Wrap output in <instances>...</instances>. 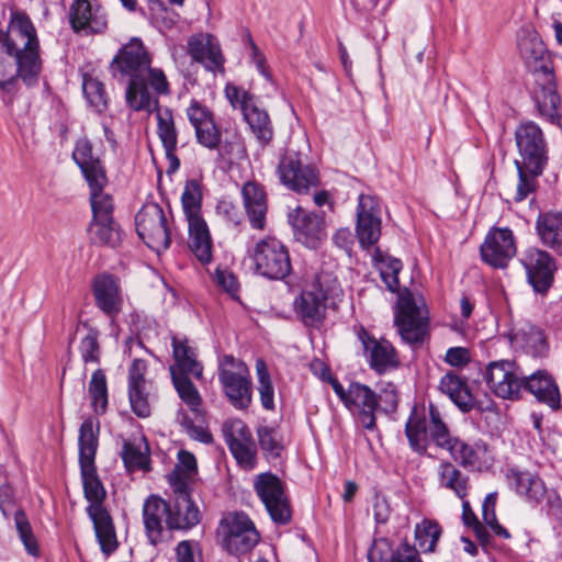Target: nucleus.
<instances>
[{"label":"nucleus","instance_id":"obj_39","mask_svg":"<svg viewBox=\"0 0 562 562\" xmlns=\"http://www.w3.org/2000/svg\"><path fill=\"white\" fill-rule=\"evenodd\" d=\"M92 244L116 247L122 239L120 224L115 220H91L88 227Z\"/></svg>","mask_w":562,"mask_h":562},{"label":"nucleus","instance_id":"obj_25","mask_svg":"<svg viewBox=\"0 0 562 562\" xmlns=\"http://www.w3.org/2000/svg\"><path fill=\"white\" fill-rule=\"evenodd\" d=\"M357 337L362 345L370 368L378 373H384L397 366L396 352L390 341L376 340L363 326L357 329Z\"/></svg>","mask_w":562,"mask_h":562},{"label":"nucleus","instance_id":"obj_47","mask_svg":"<svg viewBox=\"0 0 562 562\" xmlns=\"http://www.w3.org/2000/svg\"><path fill=\"white\" fill-rule=\"evenodd\" d=\"M516 339L521 341L526 351L535 357L547 353L549 346L543 331L536 326H528L516 334Z\"/></svg>","mask_w":562,"mask_h":562},{"label":"nucleus","instance_id":"obj_64","mask_svg":"<svg viewBox=\"0 0 562 562\" xmlns=\"http://www.w3.org/2000/svg\"><path fill=\"white\" fill-rule=\"evenodd\" d=\"M147 373V362L143 359L135 358L128 368L127 386H139L147 384L145 375Z\"/></svg>","mask_w":562,"mask_h":562},{"label":"nucleus","instance_id":"obj_7","mask_svg":"<svg viewBox=\"0 0 562 562\" xmlns=\"http://www.w3.org/2000/svg\"><path fill=\"white\" fill-rule=\"evenodd\" d=\"M254 272L267 280L283 281L292 272L288 246L274 236L260 238L248 250Z\"/></svg>","mask_w":562,"mask_h":562},{"label":"nucleus","instance_id":"obj_40","mask_svg":"<svg viewBox=\"0 0 562 562\" xmlns=\"http://www.w3.org/2000/svg\"><path fill=\"white\" fill-rule=\"evenodd\" d=\"M487 446L482 440L472 443L459 439L451 459L462 468H474L485 462Z\"/></svg>","mask_w":562,"mask_h":562},{"label":"nucleus","instance_id":"obj_49","mask_svg":"<svg viewBox=\"0 0 562 562\" xmlns=\"http://www.w3.org/2000/svg\"><path fill=\"white\" fill-rule=\"evenodd\" d=\"M381 251L375 250L374 259L380 261V276L391 292H396L400 288L398 273L402 270V261L396 258L379 259Z\"/></svg>","mask_w":562,"mask_h":562},{"label":"nucleus","instance_id":"obj_50","mask_svg":"<svg viewBox=\"0 0 562 562\" xmlns=\"http://www.w3.org/2000/svg\"><path fill=\"white\" fill-rule=\"evenodd\" d=\"M256 371L261 405L263 408L271 411L274 408V390L267 364L262 359L256 361Z\"/></svg>","mask_w":562,"mask_h":562},{"label":"nucleus","instance_id":"obj_41","mask_svg":"<svg viewBox=\"0 0 562 562\" xmlns=\"http://www.w3.org/2000/svg\"><path fill=\"white\" fill-rule=\"evenodd\" d=\"M441 532L442 529L436 520L424 518L419 524H416L414 533L417 552H434Z\"/></svg>","mask_w":562,"mask_h":562},{"label":"nucleus","instance_id":"obj_30","mask_svg":"<svg viewBox=\"0 0 562 562\" xmlns=\"http://www.w3.org/2000/svg\"><path fill=\"white\" fill-rule=\"evenodd\" d=\"M243 203L250 226L262 231L266 227L268 211L267 194L262 186L255 181H247L241 188Z\"/></svg>","mask_w":562,"mask_h":562},{"label":"nucleus","instance_id":"obj_21","mask_svg":"<svg viewBox=\"0 0 562 562\" xmlns=\"http://www.w3.org/2000/svg\"><path fill=\"white\" fill-rule=\"evenodd\" d=\"M188 54L214 75L225 72V56L217 37L210 33H198L188 40Z\"/></svg>","mask_w":562,"mask_h":562},{"label":"nucleus","instance_id":"obj_26","mask_svg":"<svg viewBox=\"0 0 562 562\" xmlns=\"http://www.w3.org/2000/svg\"><path fill=\"white\" fill-rule=\"evenodd\" d=\"M294 239L307 248L318 247L324 235V220L315 213L296 207L289 214Z\"/></svg>","mask_w":562,"mask_h":562},{"label":"nucleus","instance_id":"obj_4","mask_svg":"<svg viewBox=\"0 0 562 562\" xmlns=\"http://www.w3.org/2000/svg\"><path fill=\"white\" fill-rule=\"evenodd\" d=\"M516 146L520 159L515 160L518 183L514 200L521 202L532 193L537 178L548 162V146L542 130L532 121L521 122L515 131Z\"/></svg>","mask_w":562,"mask_h":562},{"label":"nucleus","instance_id":"obj_63","mask_svg":"<svg viewBox=\"0 0 562 562\" xmlns=\"http://www.w3.org/2000/svg\"><path fill=\"white\" fill-rule=\"evenodd\" d=\"M178 461L179 462L176 467V470L170 474L178 473L180 477L187 482V477H190L196 473V459L193 453L186 450H180L178 453Z\"/></svg>","mask_w":562,"mask_h":562},{"label":"nucleus","instance_id":"obj_44","mask_svg":"<svg viewBox=\"0 0 562 562\" xmlns=\"http://www.w3.org/2000/svg\"><path fill=\"white\" fill-rule=\"evenodd\" d=\"M191 375L171 376L172 384L180 400L195 415L202 412V397L190 379Z\"/></svg>","mask_w":562,"mask_h":562},{"label":"nucleus","instance_id":"obj_62","mask_svg":"<svg viewBox=\"0 0 562 562\" xmlns=\"http://www.w3.org/2000/svg\"><path fill=\"white\" fill-rule=\"evenodd\" d=\"M180 424L192 439L203 443H211L213 441L212 434L207 428L201 425H195L184 412H181Z\"/></svg>","mask_w":562,"mask_h":562},{"label":"nucleus","instance_id":"obj_13","mask_svg":"<svg viewBox=\"0 0 562 562\" xmlns=\"http://www.w3.org/2000/svg\"><path fill=\"white\" fill-rule=\"evenodd\" d=\"M224 528L223 548L235 557L249 553L259 542L260 536L249 516L243 512L233 513L221 521Z\"/></svg>","mask_w":562,"mask_h":562},{"label":"nucleus","instance_id":"obj_43","mask_svg":"<svg viewBox=\"0 0 562 562\" xmlns=\"http://www.w3.org/2000/svg\"><path fill=\"white\" fill-rule=\"evenodd\" d=\"M108 182H100L97 187L89 186L90 204L92 211L91 220H114V201L111 194L105 193L103 188Z\"/></svg>","mask_w":562,"mask_h":562},{"label":"nucleus","instance_id":"obj_1","mask_svg":"<svg viewBox=\"0 0 562 562\" xmlns=\"http://www.w3.org/2000/svg\"><path fill=\"white\" fill-rule=\"evenodd\" d=\"M110 72L120 83L126 85L125 100L134 111H150L157 106V95L170 93L169 82L162 69L151 67V55L139 37H132L110 63Z\"/></svg>","mask_w":562,"mask_h":562},{"label":"nucleus","instance_id":"obj_32","mask_svg":"<svg viewBox=\"0 0 562 562\" xmlns=\"http://www.w3.org/2000/svg\"><path fill=\"white\" fill-rule=\"evenodd\" d=\"M506 479L509 486L527 502L539 504L544 499L548 488L537 474L513 468L507 471Z\"/></svg>","mask_w":562,"mask_h":562},{"label":"nucleus","instance_id":"obj_24","mask_svg":"<svg viewBox=\"0 0 562 562\" xmlns=\"http://www.w3.org/2000/svg\"><path fill=\"white\" fill-rule=\"evenodd\" d=\"M97 307L110 318H115L122 311L123 295L119 279L110 273L95 276L91 284Z\"/></svg>","mask_w":562,"mask_h":562},{"label":"nucleus","instance_id":"obj_42","mask_svg":"<svg viewBox=\"0 0 562 562\" xmlns=\"http://www.w3.org/2000/svg\"><path fill=\"white\" fill-rule=\"evenodd\" d=\"M156 110L157 134L162 143L165 150L170 151L177 148L178 132L175 125L172 111L169 108L159 109L158 105L151 106L150 111Z\"/></svg>","mask_w":562,"mask_h":562},{"label":"nucleus","instance_id":"obj_54","mask_svg":"<svg viewBox=\"0 0 562 562\" xmlns=\"http://www.w3.org/2000/svg\"><path fill=\"white\" fill-rule=\"evenodd\" d=\"M198 144L210 149H218L222 142V132L215 117L211 119L207 124L199 126L194 130Z\"/></svg>","mask_w":562,"mask_h":562},{"label":"nucleus","instance_id":"obj_11","mask_svg":"<svg viewBox=\"0 0 562 562\" xmlns=\"http://www.w3.org/2000/svg\"><path fill=\"white\" fill-rule=\"evenodd\" d=\"M135 226L138 237L158 255L170 247V224L158 203H145L135 215Z\"/></svg>","mask_w":562,"mask_h":562},{"label":"nucleus","instance_id":"obj_8","mask_svg":"<svg viewBox=\"0 0 562 562\" xmlns=\"http://www.w3.org/2000/svg\"><path fill=\"white\" fill-rule=\"evenodd\" d=\"M224 93L234 110H239L258 143L266 146L273 136V125L268 112L260 108L255 94L240 86L226 83Z\"/></svg>","mask_w":562,"mask_h":562},{"label":"nucleus","instance_id":"obj_17","mask_svg":"<svg viewBox=\"0 0 562 562\" xmlns=\"http://www.w3.org/2000/svg\"><path fill=\"white\" fill-rule=\"evenodd\" d=\"M394 323L403 341L409 345L423 342L427 330V318L422 316L412 293L400 295Z\"/></svg>","mask_w":562,"mask_h":562},{"label":"nucleus","instance_id":"obj_48","mask_svg":"<svg viewBox=\"0 0 562 562\" xmlns=\"http://www.w3.org/2000/svg\"><path fill=\"white\" fill-rule=\"evenodd\" d=\"M82 89L87 101L97 112L101 113L106 110L109 98L103 82L97 78L85 76Z\"/></svg>","mask_w":562,"mask_h":562},{"label":"nucleus","instance_id":"obj_27","mask_svg":"<svg viewBox=\"0 0 562 562\" xmlns=\"http://www.w3.org/2000/svg\"><path fill=\"white\" fill-rule=\"evenodd\" d=\"M170 503L160 496L150 495L143 504V522L146 536L154 546L164 540V522L168 527Z\"/></svg>","mask_w":562,"mask_h":562},{"label":"nucleus","instance_id":"obj_58","mask_svg":"<svg viewBox=\"0 0 562 562\" xmlns=\"http://www.w3.org/2000/svg\"><path fill=\"white\" fill-rule=\"evenodd\" d=\"M81 359L85 363H99L100 362V345H99V330L89 327L87 335L81 339L79 345Z\"/></svg>","mask_w":562,"mask_h":562},{"label":"nucleus","instance_id":"obj_34","mask_svg":"<svg viewBox=\"0 0 562 562\" xmlns=\"http://www.w3.org/2000/svg\"><path fill=\"white\" fill-rule=\"evenodd\" d=\"M439 387L442 393L450 397L461 412L469 413L475 407V397L473 396L467 380L459 374L454 372L446 373L440 380Z\"/></svg>","mask_w":562,"mask_h":562},{"label":"nucleus","instance_id":"obj_52","mask_svg":"<svg viewBox=\"0 0 562 562\" xmlns=\"http://www.w3.org/2000/svg\"><path fill=\"white\" fill-rule=\"evenodd\" d=\"M257 435L259 446L267 458L277 459L281 456L283 445L277 429L271 427H260Z\"/></svg>","mask_w":562,"mask_h":562},{"label":"nucleus","instance_id":"obj_60","mask_svg":"<svg viewBox=\"0 0 562 562\" xmlns=\"http://www.w3.org/2000/svg\"><path fill=\"white\" fill-rule=\"evenodd\" d=\"M187 117L191 126L195 130L203 124L215 117L213 111L196 99L190 101L189 106L186 110Z\"/></svg>","mask_w":562,"mask_h":562},{"label":"nucleus","instance_id":"obj_55","mask_svg":"<svg viewBox=\"0 0 562 562\" xmlns=\"http://www.w3.org/2000/svg\"><path fill=\"white\" fill-rule=\"evenodd\" d=\"M398 392L394 383L382 382L376 393V413L392 414L398 406Z\"/></svg>","mask_w":562,"mask_h":562},{"label":"nucleus","instance_id":"obj_56","mask_svg":"<svg viewBox=\"0 0 562 562\" xmlns=\"http://www.w3.org/2000/svg\"><path fill=\"white\" fill-rule=\"evenodd\" d=\"M228 448L237 463L243 469L251 470L256 467L257 447L254 439L244 443H231L228 445Z\"/></svg>","mask_w":562,"mask_h":562},{"label":"nucleus","instance_id":"obj_20","mask_svg":"<svg viewBox=\"0 0 562 562\" xmlns=\"http://www.w3.org/2000/svg\"><path fill=\"white\" fill-rule=\"evenodd\" d=\"M513 231L507 227H493L480 247L482 260L493 268H505L516 255Z\"/></svg>","mask_w":562,"mask_h":562},{"label":"nucleus","instance_id":"obj_22","mask_svg":"<svg viewBox=\"0 0 562 562\" xmlns=\"http://www.w3.org/2000/svg\"><path fill=\"white\" fill-rule=\"evenodd\" d=\"M278 175L282 184L296 192L307 191L318 182L316 170L303 165L300 154L295 151L288 153L280 159Z\"/></svg>","mask_w":562,"mask_h":562},{"label":"nucleus","instance_id":"obj_38","mask_svg":"<svg viewBox=\"0 0 562 562\" xmlns=\"http://www.w3.org/2000/svg\"><path fill=\"white\" fill-rule=\"evenodd\" d=\"M189 247L201 263L212 260V239L204 220L188 222Z\"/></svg>","mask_w":562,"mask_h":562},{"label":"nucleus","instance_id":"obj_12","mask_svg":"<svg viewBox=\"0 0 562 562\" xmlns=\"http://www.w3.org/2000/svg\"><path fill=\"white\" fill-rule=\"evenodd\" d=\"M333 391L342 404L368 430L376 427V392L360 382H351L347 389L335 378L329 379Z\"/></svg>","mask_w":562,"mask_h":562},{"label":"nucleus","instance_id":"obj_53","mask_svg":"<svg viewBox=\"0 0 562 562\" xmlns=\"http://www.w3.org/2000/svg\"><path fill=\"white\" fill-rule=\"evenodd\" d=\"M128 390V400L133 413L139 418H147L151 414L149 392L147 384L131 386Z\"/></svg>","mask_w":562,"mask_h":562},{"label":"nucleus","instance_id":"obj_28","mask_svg":"<svg viewBox=\"0 0 562 562\" xmlns=\"http://www.w3.org/2000/svg\"><path fill=\"white\" fill-rule=\"evenodd\" d=\"M172 357L175 363L170 366V376L191 375L200 380L203 375V366L198 361L194 347L189 344L186 337H171Z\"/></svg>","mask_w":562,"mask_h":562},{"label":"nucleus","instance_id":"obj_16","mask_svg":"<svg viewBox=\"0 0 562 562\" xmlns=\"http://www.w3.org/2000/svg\"><path fill=\"white\" fill-rule=\"evenodd\" d=\"M169 483L173 487L175 501L170 503L168 529H190L201 520L198 506L189 493V484L178 473L169 474Z\"/></svg>","mask_w":562,"mask_h":562},{"label":"nucleus","instance_id":"obj_19","mask_svg":"<svg viewBox=\"0 0 562 562\" xmlns=\"http://www.w3.org/2000/svg\"><path fill=\"white\" fill-rule=\"evenodd\" d=\"M527 274V280L538 293H547L554 280L557 263L554 258L538 248L526 250L520 259Z\"/></svg>","mask_w":562,"mask_h":562},{"label":"nucleus","instance_id":"obj_23","mask_svg":"<svg viewBox=\"0 0 562 562\" xmlns=\"http://www.w3.org/2000/svg\"><path fill=\"white\" fill-rule=\"evenodd\" d=\"M69 22L76 33L98 34L108 27L104 10L97 2L75 0L69 8Z\"/></svg>","mask_w":562,"mask_h":562},{"label":"nucleus","instance_id":"obj_33","mask_svg":"<svg viewBox=\"0 0 562 562\" xmlns=\"http://www.w3.org/2000/svg\"><path fill=\"white\" fill-rule=\"evenodd\" d=\"M368 562H422L415 546L402 542L394 549L386 538L375 539L369 551Z\"/></svg>","mask_w":562,"mask_h":562},{"label":"nucleus","instance_id":"obj_37","mask_svg":"<svg viewBox=\"0 0 562 562\" xmlns=\"http://www.w3.org/2000/svg\"><path fill=\"white\" fill-rule=\"evenodd\" d=\"M438 485L452 491L460 499L469 493V476L464 475L451 461L442 460L437 468Z\"/></svg>","mask_w":562,"mask_h":562},{"label":"nucleus","instance_id":"obj_31","mask_svg":"<svg viewBox=\"0 0 562 562\" xmlns=\"http://www.w3.org/2000/svg\"><path fill=\"white\" fill-rule=\"evenodd\" d=\"M521 391H528L539 402L552 409L560 407L561 398L558 385L546 370H538L528 376H522Z\"/></svg>","mask_w":562,"mask_h":562},{"label":"nucleus","instance_id":"obj_10","mask_svg":"<svg viewBox=\"0 0 562 562\" xmlns=\"http://www.w3.org/2000/svg\"><path fill=\"white\" fill-rule=\"evenodd\" d=\"M333 292L334 288L317 276L293 300V313L297 321L306 327L322 326L326 319L327 301Z\"/></svg>","mask_w":562,"mask_h":562},{"label":"nucleus","instance_id":"obj_3","mask_svg":"<svg viewBox=\"0 0 562 562\" xmlns=\"http://www.w3.org/2000/svg\"><path fill=\"white\" fill-rule=\"evenodd\" d=\"M5 55L14 60V78L26 87L38 83L43 69L41 44L37 31L24 12H12L5 32L0 31Z\"/></svg>","mask_w":562,"mask_h":562},{"label":"nucleus","instance_id":"obj_59","mask_svg":"<svg viewBox=\"0 0 562 562\" xmlns=\"http://www.w3.org/2000/svg\"><path fill=\"white\" fill-rule=\"evenodd\" d=\"M223 436L226 445L252 440L249 427L240 419L225 422L223 425Z\"/></svg>","mask_w":562,"mask_h":562},{"label":"nucleus","instance_id":"obj_5","mask_svg":"<svg viewBox=\"0 0 562 562\" xmlns=\"http://www.w3.org/2000/svg\"><path fill=\"white\" fill-rule=\"evenodd\" d=\"M405 436L409 448L418 456L427 454L432 443L437 449L448 452L452 457L460 437L453 435L443 422L440 411L429 404V422L425 413H419L414 406L405 424Z\"/></svg>","mask_w":562,"mask_h":562},{"label":"nucleus","instance_id":"obj_18","mask_svg":"<svg viewBox=\"0 0 562 562\" xmlns=\"http://www.w3.org/2000/svg\"><path fill=\"white\" fill-rule=\"evenodd\" d=\"M522 376L518 375L515 362L498 360L488 363L484 380L490 390L504 400L518 398L521 392Z\"/></svg>","mask_w":562,"mask_h":562},{"label":"nucleus","instance_id":"obj_15","mask_svg":"<svg viewBox=\"0 0 562 562\" xmlns=\"http://www.w3.org/2000/svg\"><path fill=\"white\" fill-rule=\"evenodd\" d=\"M356 215V237L361 248L369 249L381 237L382 207L379 199L371 194H360Z\"/></svg>","mask_w":562,"mask_h":562},{"label":"nucleus","instance_id":"obj_14","mask_svg":"<svg viewBox=\"0 0 562 562\" xmlns=\"http://www.w3.org/2000/svg\"><path fill=\"white\" fill-rule=\"evenodd\" d=\"M254 488L270 518L278 525L291 521L292 512L281 480L270 472L256 476Z\"/></svg>","mask_w":562,"mask_h":562},{"label":"nucleus","instance_id":"obj_57","mask_svg":"<svg viewBox=\"0 0 562 562\" xmlns=\"http://www.w3.org/2000/svg\"><path fill=\"white\" fill-rule=\"evenodd\" d=\"M14 522L19 532L20 539L24 544L25 550L33 557L37 555L38 546L32 532L31 525L25 513L21 509L14 513Z\"/></svg>","mask_w":562,"mask_h":562},{"label":"nucleus","instance_id":"obj_29","mask_svg":"<svg viewBox=\"0 0 562 562\" xmlns=\"http://www.w3.org/2000/svg\"><path fill=\"white\" fill-rule=\"evenodd\" d=\"M72 159L80 168L88 186L99 188L100 182H108L105 169L100 158L93 154V146L87 137L77 139Z\"/></svg>","mask_w":562,"mask_h":562},{"label":"nucleus","instance_id":"obj_51","mask_svg":"<svg viewBox=\"0 0 562 562\" xmlns=\"http://www.w3.org/2000/svg\"><path fill=\"white\" fill-rule=\"evenodd\" d=\"M122 460L128 471L144 470L149 471V457L139 446L131 441H125L121 452Z\"/></svg>","mask_w":562,"mask_h":562},{"label":"nucleus","instance_id":"obj_35","mask_svg":"<svg viewBox=\"0 0 562 562\" xmlns=\"http://www.w3.org/2000/svg\"><path fill=\"white\" fill-rule=\"evenodd\" d=\"M536 227L541 243L562 256V211L540 215Z\"/></svg>","mask_w":562,"mask_h":562},{"label":"nucleus","instance_id":"obj_46","mask_svg":"<svg viewBox=\"0 0 562 562\" xmlns=\"http://www.w3.org/2000/svg\"><path fill=\"white\" fill-rule=\"evenodd\" d=\"M181 202L188 222L203 220L201 216L202 192L201 186L196 180L192 179L186 182Z\"/></svg>","mask_w":562,"mask_h":562},{"label":"nucleus","instance_id":"obj_36","mask_svg":"<svg viewBox=\"0 0 562 562\" xmlns=\"http://www.w3.org/2000/svg\"><path fill=\"white\" fill-rule=\"evenodd\" d=\"M100 424L92 417L86 418L79 428V465L95 464L99 447Z\"/></svg>","mask_w":562,"mask_h":562},{"label":"nucleus","instance_id":"obj_6","mask_svg":"<svg viewBox=\"0 0 562 562\" xmlns=\"http://www.w3.org/2000/svg\"><path fill=\"white\" fill-rule=\"evenodd\" d=\"M83 493L86 499L90 503L87 507L99 540L101 550L109 554L116 549V536L112 518L103 507L106 497L105 488L99 479L95 464L80 465Z\"/></svg>","mask_w":562,"mask_h":562},{"label":"nucleus","instance_id":"obj_45","mask_svg":"<svg viewBox=\"0 0 562 562\" xmlns=\"http://www.w3.org/2000/svg\"><path fill=\"white\" fill-rule=\"evenodd\" d=\"M91 406L95 414L103 415L108 408V383L106 376L101 369H97L88 386Z\"/></svg>","mask_w":562,"mask_h":562},{"label":"nucleus","instance_id":"obj_9","mask_svg":"<svg viewBox=\"0 0 562 562\" xmlns=\"http://www.w3.org/2000/svg\"><path fill=\"white\" fill-rule=\"evenodd\" d=\"M218 381L229 404L246 409L251 404L252 383L248 367L232 355L223 357L218 366Z\"/></svg>","mask_w":562,"mask_h":562},{"label":"nucleus","instance_id":"obj_2","mask_svg":"<svg viewBox=\"0 0 562 562\" xmlns=\"http://www.w3.org/2000/svg\"><path fill=\"white\" fill-rule=\"evenodd\" d=\"M517 47L521 58L532 72L536 82L533 99L541 116L553 122L558 116L560 95L543 41L532 25H524L517 32Z\"/></svg>","mask_w":562,"mask_h":562},{"label":"nucleus","instance_id":"obj_61","mask_svg":"<svg viewBox=\"0 0 562 562\" xmlns=\"http://www.w3.org/2000/svg\"><path fill=\"white\" fill-rule=\"evenodd\" d=\"M547 514L553 522V528L562 532V497L554 490H547L544 495Z\"/></svg>","mask_w":562,"mask_h":562}]
</instances>
